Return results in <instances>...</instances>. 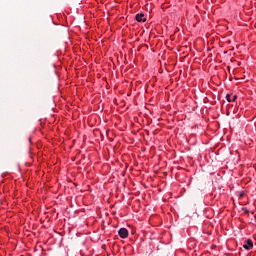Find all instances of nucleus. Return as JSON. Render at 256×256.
I'll return each mask as SVG.
<instances>
[{
  "label": "nucleus",
  "instance_id": "1",
  "mask_svg": "<svg viewBox=\"0 0 256 256\" xmlns=\"http://www.w3.org/2000/svg\"><path fill=\"white\" fill-rule=\"evenodd\" d=\"M118 235L119 237H121V239H127L129 237V231L127 230V228H121L118 231Z\"/></svg>",
  "mask_w": 256,
  "mask_h": 256
},
{
  "label": "nucleus",
  "instance_id": "2",
  "mask_svg": "<svg viewBox=\"0 0 256 256\" xmlns=\"http://www.w3.org/2000/svg\"><path fill=\"white\" fill-rule=\"evenodd\" d=\"M243 247L246 249V251H250L253 249V241L248 239L244 242Z\"/></svg>",
  "mask_w": 256,
  "mask_h": 256
},
{
  "label": "nucleus",
  "instance_id": "3",
  "mask_svg": "<svg viewBox=\"0 0 256 256\" xmlns=\"http://www.w3.org/2000/svg\"><path fill=\"white\" fill-rule=\"evenodd\" d=\"M136 21H138L139 23H145V21H147V18H145V14L140 13V14H136L135 17Z\"/></svg>",
  "mask_w": 256,
  "mask_h": 256
},
{
  "label": "nucleus",
  "instance_id": "4",
  "mask_svg": "<svg viewBox=\"0 0 256 256\" xmlns=\"http://www.w3.org/2000/svg\"><path fill=\"white\" fill-rule=\"evenodd\" d=\"M226 98H227V101H229V103L233 102V101H236L237 100V95H234L232 98H231V95H226Z\"/></svg>",
  "mask_w": 256,
  "mask_h": 256
}]
</instances>
